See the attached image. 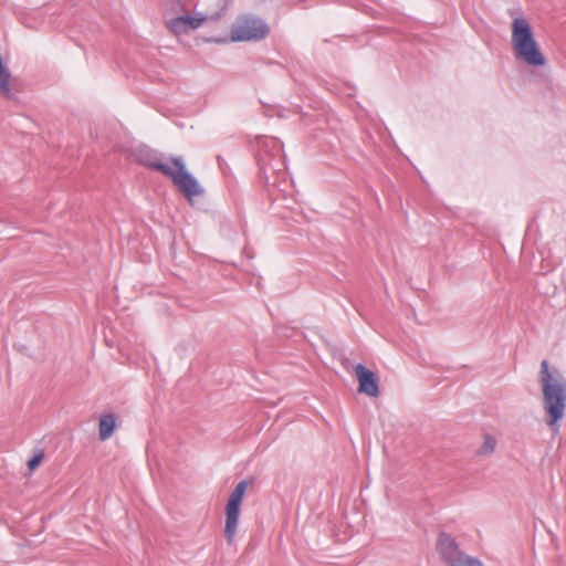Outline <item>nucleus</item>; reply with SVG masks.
<instances>
[{"instance_id":"f257e3e1","label":"nucleus","mask_w":566,"mask_h":566,"mask_svg":"<svg viewBox=\"0 0 566 566\" xmlns=\"http://www.w3.org/2000/svg\"><path fill=\"white\" fill-rule=\"evenodd\" d=\"M136 156L142 165L157 170L169 178L189 202H192L195 197L205 195V189L200 186L197 178L187 170L186 164L180 156L170 157V163L175 169L170 165L161 163L158 153L147 146H140L136 151Z\"/></svg>"},{"instance_id":"f03ea898","label":"nucleus","mask_w":566,"mask_h":566,"mask_svg":"<svg viewBox=\"0 0 566 566\" xmlns=\"http://www.w3.org/2000/svg\"><path fill=\"white\" fill-rule=\"evenodd\" d=\"M538 382L543 394V408L547 415L546 423L555 432L566 411V378L544 359L541 363Z\"/></svg>"},{"instance_id":"7ed1b4c3","label":"nucleus","mask_w":566,"mask_h":566,"mask_svg":"<svg viewBox=\"0 0 566 566\" xmlns=\"http://www.w3.org/2000/svg\"><path fill=\"white\" fill-rule=\"evenodd\" d=\"M256 158L266 186L290 193L292 182L287 178L282 142L275 137H260Z\"/></svg>"},{"instance_id":"20e7f679","label":"nucleus","mask_w":566,"mask_h":566,"mask_svg":"<svg viewBox=\"0 0 566 566\" xmlns=\"http://www.w3.org/2000/svg\"><path fill=\"white\" fill-rule=\"evenodd\" d=\"M512 45L517 60L530 66H543L546 59L539 50L531 27L525 19L516 18L512 23Z\"/></svg>"},{"instance_id":"39448f33","label":"nucleus","mask_w":566,"mask_h":566,"mask_svg":"<svg viewBox=\"0 0 566 566\" xmlns=\"http://www.w3.org/2000/svg\"><path fill=\"white\" fill-rule=\"evenodd\" d=\"M437 552L447 566H484L479 558L462 552L455 538L446 532L437 538Z\"/></svg>"},{"instance_id":"423d86ee","label":"nucleus","mask_w":566,"mask_h":566,"mask_svg":"<svg viewBox=\"0 0 566 566\" xmlns=\"http://www.w3.org/2000/svg\"><path fill=\"white\" fill-rule=\"evenodd\" d=\"M270 28L264 20L255 15H243L231 29L233 41H260L268 36Z\"/></svg>"},{"instance_id":"0eeeda50","label":"nucleus","mask_w":566,"mask_h":566,"mask_svg":"<svg viewBox=\"0 0 566 566\" xmlns=\"http://www.w3.org/2000/svg\"><path fill=\"white\" fill-rule=\"evenodd\" d=\"M248 488L245 480L240 481L231 492L226 505L224 537L229 544L234 541L238 531L241 503Z\"/></svg>"},{"instance_id":"6e6552de","label":"nucleus","mask_w":566,"mask_h":566,"mask_svg":"<svg viewBox=\"0 0 566 566\" xmlns=\"http://www.w3.org/2000/svg\"><path fill=\"white\" fill-rule=\"evenodd\" d=\"M220 18H221V13H216L213 15L206 14V15H199V17L179 15V17L172 18L169 21L168 27L172 33L182 34V33H187L191 30L198 29L199 27H201V24L205 21H208V20L217 21Z\"/></svg>"},{"instance_id":"1a4fd4ad","label":"nucleus","mask_w":566,"mask_h":566,"mask_svg":"<svg viewBox=\"0 0 566 566\" xmlns=\"http://www.w3.org/2000/svg\"><path fill=\"white\" fill-rule=\"evenodd\" d=\"M355 374L358 379V392L365 394L369 397H378L379 395V378L370 369L363 364L355 366Z\"/></svg>"},{"instance_id":"9d476101","label":"nucleus","mask_w":566,"mask_h":566,"mask_svg":"<svg viewBox=\"0 0 566 566\" xmlns=\"http://www.w3.org/2000/svg\"><path fill=\"white\" fill-rule=\"evenodd\" d=\"M116 428V418L113 413H107L99 419V438L101 440H107L111 438Z\"/></svg>"},{"instance_id":"9b49d317","label":"nucleus","mask_w":566,"mask_h":566,"mask_svg":"<svg viewBox=\"0 0 566 566\" xmlns=\"http://www.w3.org/2000/svg\"><path fill=\"white\" fill-rule=\"evenodd\" d=\"M484 443L483 446L479 449L478 453L479 454H488V453H491L493 452L494 448H495V439L493 436L491 434H485L484 437Z\"/></svg>"},{"instance_id":"f8f14e48","label":"nucleus","mask_w":566,"mask_h":566,"mask_svg":"<svg viewBox=\"0 0 566 566\" xmlns=\"http://www.w3.org/2000/svg\"><path fill=\"white\" fill-rule=\"evenodd\" d=\"M43 459V454L40 453V454H36L34 457H32L29 461H28V467L30 470H34L42 461Z\"/></svg>"},{"instance_id":"ddd939ff","label":"nucleus","mask_w":566,"mask_h":566,"mask_svg":"<svg viewBox=\"0 0 566 566\" xmlns=\"http://www.w3.org/2000/svg\"><path fill=\"white\" fill-rule=\"evenodd\" d=\"M20 350H24L25 349V346H22L19 348Z\"/></svg>"}]
</instances>
